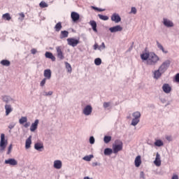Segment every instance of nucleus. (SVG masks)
Segmentation results:
<instances>
[{"instance_id": "f257e3e1", "label": "nucleus", "mask_w": 179, "mask_h": 179, "mask_svg": "<svg viewBox=\"0 0 179 179\" xmlns=\"http://www.w3.org/2000/svg\"><path fill=\"white\" fill-rule=\"evenodd\" d=\"M159 57L154 52L150 53V57L147 60V65H156L159 62Z\"/></svg>"}, {"instance_id": "f03ea898", "label": "nucleus", "mask_w": 179, "mask_h": 179, "mask_svg": "<svg viewBox=\"0 0 179 179\" xmlns=\"http://www.w3.org/2000/svg\"><path fill=\"white\" fill-rule=\"evenodd\" d=\"M123 144L122 141H115V143L113 144V153H118V152H121L122 150Z\"/></svg>"}, {"instance_id": "7ed1b4c3", "label": "nucleus", "mask_w": 179, "mask_h": 179, "mask_svg": "<svg viewBox=\"0 0 179 179\" xmlns=\"http://www.w3.org/2000/svg\"><path fill=\"white\" fill-rule=\"evenodd\" d=\"M8 146V140L5 139V134H1V141H0V150L1 152H3L5 149Z\"/></svg>"}, {"instance_id": "20e7f679", "label": "nucleus", "mask_w": 179, "mask_h": 179, "mask_svg": "<svg viewBox=\"0 0 179 179\" xmlns=\"http://www.w3.org/2000/svg\"><path fill=\"white\" fill-rule=\"evenodd\" d=\"M170 66V60H166V62H163L162 64L159 67V70L160 71L161 73H164Z\"/></svg>"}, {"instance_id": "39448f33", "label": "nucleus", "mask_w": 179, "mask_h": 179, "mask_svg": "<svg viewBox=\"0 0 179 179\" xmlns=\"http://www.w3.org/2000/svg\"><path fill=\"white\" fill-rule=\"evenodd\" d=\"M57 55V58L60 60L64 59L65 56L64 55V48L62 46H57L56 47Z\"/></svg>"}, {"instance_id": "423d86ee", "label": "nucleus", "mask_w": 179, "mask_h": 179, "mask_svg": "<svg viewBox=\"0 0 179 179\" xmlns=\"http://www.w3.org/2000/svg\"><path fill=\"white\" fill-rule=\"evenodd\" d=\"M67 43L71 47H76L79 44V39H75V38H67Z\"/></svg>"}, {"instance_id": "0eeeda50", "label": "nucleus", "mask_w": 179, "mask_h": 179, "mask_svg": "<svg viewBox=\"0 0 179 179\" xmlns=\"http://www.w3.org/2000/svg\"><path fill=\"white\" fill-rule=\"evenodd\" d=\"M71 17L74 23H78L79 19H80V15L76 12H71Z\"/></svg>"}, {"instance_id": "6e6552de", "label": "nucleus", "mask_w": 179, "mask_h": 179, "mask_svg": "<svg viewBox=\"0 0 179 179\" xmlns=\"http://www.w3.org/2000/svg\"><path fill=\"white\" fill-rule=\"evenodd\" d=\"M92 111H93V108H92V106L87 105L83 109V114L85 115H90V114H92Z\"/></svg>"}, {"instance_id": "1a4fd4ad", "label": "nucleus", "mask_w": 179, "mask_h": 179, "mask_svg": "<svg viewBox=\"0 0 179 179\" xmlns=\"http://www.w3.org/2000/svg\"><path fill=\"white\" fill-rule=\"evenodd\" d=\"M112 22H115V23H120L121 22V17L117 13H113L111 16Z\"/></svg>"}, {"instance_id": "9d476101", "label": "nucleus", "mask_w": 179, "mask_h": 179, "mask_svg": "<svg viewBox=\"0 0 179 179\" xmlns=\"http://www.w3.org/2000/svg\"><path fill=\"white\" fill-rule=\"evenodd\" d=\"M110 33H117V31H122V27L117 25L113 27L109 28Z\"/></svg>"}, {"instance_id": "9b49d317", "label": "nucleus", "mask_w": 179, "mask_h": 179, "mask_svg": "<svg viewBox=\"0 0 179 179\" xmlns=\"http://www.w3.org/2000/svg\"><path fill=\"white\" fill-rule=\"evenodd\" d=\"M154 164L157 167H159V166H162V160L160 159V154H159V152H157L156 154V158H155V160L154 161Z\"/></svg>"}, {"instance_id": "f8f14e48", "label": "nucleus", "mask_w": 179, "mask_h": 179, "mask_svg": "<svg viewBox=\"0 0 179 179\" xmlns=\"http://www.w3.org/2000/svg\"><path fill=\"white\" fill-rule=\"evenodd\" d=\"M6 164H10V166H17V161L15 159H8L5 161Z\"/></svg>"}, {"instance_id": "ddd939ff", "label": "nucleus", "mask_w": 179, "mask_h": 179, "mask_svg": "<svg viewBox=\"0 0 179 179\" xmlns=\"http://www.w3.org/2000/svg\"><path fill=\"white\" fill-rule=\"evenodd\" d=\"M162 90L164 93L169 94L171 92V87L169 84H164L162 86Z\"/></svg>"}, {"instance_id": "4468645a", "label": "nucleus", "mask_w": 179, "mask_h": 179, "mask_svg": "<svg viewBox=\"0 0 179 179\" xmlns=\"http://www.w3.org/2000/svg\"><path fill=\"white\" fill-rule=\"evenodd\" d=\"M37 127H38V120H36L35 122L32 123L30 127V131L34 132V131L37 129Z\"/></svg>"}, {"instance_id": "2eb2a0df", "label": "nucleus", "mask_w": 179, "mask_h": 179, "mask_svg": "<svg viewBox=\"0 0 179 179\" xmlns=\"http://www.w3.org/2000/svg\"><path fill=\"white\" fill-rule=\"evenodd\" d=\"M134 164L136 167H139L141 164H142V159L141 158V155H138L136 157L134 160Z\"/></svg>"}, {"instance_id": "dca6fc26", "label": "nucleus", "mask_w": 179, "mask_h": 179, "mask_svg": "<svg viewBox=\"0 0 179 179\" xmlns=\"http://www.w3.org/2000/svg\"><path fill=\"white\" fill-rule=\"evenodd\" d=\"M164 24L166 27H173V26H174V24L173 23V22L166 18H164Z\"/></svg>"}, {"instance_id": "f3484780", "label": "nucleus", "mask_w": 179, "mask_h": 179, "mask_svg": "<svg viewBox=\"0 0 179 179\" xmlns=\"http://www.w3.org/2000/svg\"><path fill=\"white\" fill-rule=\"evenodd\" d=\"M54 167L57 170H59L62 167V162L60 160H56L54 162Z\"/></svg>"}, {"instance_id": "a211bd4d", "label": "nucleus", "mask_w": 179, "mask_h": 179, "mask_svg": "<svg viewBox=\"0 0 179 179\" xmlns=\"http://www.w3.org/2000/svg\"><path fill=\"white\" fill-rule=\"evenodd\" d=\"M43 75H44L45 79H51V70L50 69L45 70Z\"/></svg>"}, {"instance_id": "6ab92c4d", "label": "nucleus", "mask_w": 179, "mask_h": 179, "mask_svg": "<svg viewBox=\"0 0 179 179\" xmlns=\"http://www.w3.org/2000/svg\"><path fill=\"white\" fill-rule=\"evenodd\" d=\"M5 110H6V115L10 114V113L13 111V108H12V106L8 105V104L5 106Z\"/></svg>"}, {"instance_id": "aec40b11", "label": "nucleus", "mask_w": 179, "mask_h": 179, "mask_svg": "<svg viewBox=\"0 0 179 179\" xmlns=\"http://www.w3.org/2000/svg\"><path fill=\"white\" fill-rule=\"evenodd\" d=\"M90 26L92 27V30L95 31V33H97V23L94 20H91L90 22Z\"/></svg>"}, {"instance_id": "412c9836", "label": "nucleus", "mask_w": 179, "mask_h": 179, "mask_svg": "<svg viewBox=\"0 0 179 179\" xmlns=\"http://www.w3.org/2000/svg\"><path fill=\"white\" fill-rule=\"evenodd\" d=\"M45 57L46 58H50V59H51L53 62L55 61V59H56L54 55H52V53H51L50 52H46L45 54Z\"/></svg>"}, {"instance_id": "4be33fe9", "label": "nucleus", "mask_w": 179, "mask_h": 179, "mask_svg": "<svg viewBox=\"0 0 179 179\" xmlns=\"http://www.w3.org/2000/svg\"><path fill=\"white\" fill-rule=\"evenodd\" d=\"M150 57V53H143L141 55V58L143 61H148Z\"/></svg>"}, {"instance_id": "5701e85b", "label": "nucleus", "mask_w": 179, "mask_h": 179, "mask_svg": "<svg viewBox=\"0 0 179 179\" xmlns=\"http://www.w3.org/2000/svg\"><path fill=\"white\" fill-rule=\"evenodd\" d=\"M162 73H162L160 71V70H159V69H158V70H156V71H154V78L155 79H159L162 76Z\"/></svg>"}, {"instance_id": "b1692460", "label": "nucleus", "mask_w": 179, "mask_h": 179, "mask_svg": "<svg viewBox=\"0 0 179 179\" xmlns=\"http://www.w3.org/2000/svg\"><path fill=\"white\" fill-rule=\"evenodd\" d=\"M69 36V32L68 31H62L60 33V38H66Z\"/></svg>"}, {"instance_id": "393cba45", "label": "nucleus", "mask_w": 179, "mask_h": 179, "mask_svg": "<svg viewBox=\"0 0 179 179\" xmlns=\"http://www.w3.org/2000/svg\"><path fill=\"white\" fill-rule=\"evenodd\" d=\"M2 19H3V20H8L9 22V20H11L12 17H10V14L9 13H6L2 15Z\"/></svg>"}, {"instance_id": "a878e982", "label": "nucleus", "mask_w": 179, "mask_h": 179, "mask_svg": "<svg viewBox=\"0 0 179 179\" xmlns=\"http://www.w3.org/2000/svg\"><path fill=\"white\" fill-rule=\"evenodd\" d=\"M30 145H31V136H30L27 140L25 143L26 149H29L30 148Z\"/></svg>"}, {"instance_id": "bb28decb", "label": "nucleus", "mask_w": 179, "mask_h": 179, "mask_svg": "<svg viewBox=\"0 0 179 179\" xmlns=\"http://www.w3.org/2000/svg\"><path fill=\"white\" fill-rule=\"evenodd\" d=\"M34 148L36 150H41V149L44 148V145L41 143H36L34 145Z\"/></svg>"}, {"instance_id": "cd10ccee", "label": "nucleus", "mask_w": 179, "mask_h": 179, "mask_svg": "<svg viewBox=\"0 0 179 179\" xmlns=\"http://www.w3.org/2000/svg\"><path fill=\"white\" fill-rule=\"evenodd\" d=\"M1 65H3V66H10V62H9V60H6V59L1 60Z\"/></svg>"}, {"instance_id": "c85d7f7f", "label": "nucleus", "mask_w": 179, "mask_h": 179, "mask_svg": "<svg viewBox=\"0 0 179 179\" xmlns=\"http://www.w3.org/2000/svg\"><path fill=\"white\" fill-rule=\"evenodd\" d=\"M61 29H62V24L59 22L55 26V31H60Z\"/></svg>"}, {"instance_id": "c756f323", "label": "nucleus", "mask_w": 179, "mask_h": 179, "mask_svg": "<svg viewBox=\"0 0 179 179\" xmlns=\"http://www.w3.org/2000/svg\"><path fill=\"white\" fill-rule=\"evenodd\" d=\"M113 153V150L111 148H106L104 150L105 156H110Z\"/></svg>"}, {"instance_id": "7c9ffc66", "label": "nucleus", "mask_w": 179, "mask_h": 179, "mask_svg": "<svg viewBox=\"0 0 179 179\" xmlns=\"http://www.w3.org/2000/svg\"><path fill=\"white\" fill-rule=\"evenodd\" d=\"M132 116L134 117V118L135 119H137V120H139V118H141V113L140 112H134L133 114H132Z\"/></svg>"}, {"instance_id": "2f4dec72", "label": "nucleus", "mask_w": 179, "mask_h": 179, "mask_svg": "<svg viewBox=\"0 0 179 179\" xmlns=\"http://www.w3.org/2000/svg\"><path fill=\"white\" fill-rule=\"evenodd\" d=\"M19 122L21 125H23V124H24V122H27V117H22L20 120H19Z\"/></svg>"}, {"instance_id": "473e14b6", "label": "nucleus", "mask_w": 179, "mask_h": 179, "mask_svg": "<svg viewBox=\"0 0 179 179\" xmlns=\"http://www.w3.org/2000/svg\"><path fill=\"white\" fill-rule=\"evenodd\" d=\"M157 45L158 48H159V50H162L163 52H164L165 54H167V51L164 50V48H163V45H162V44H160L159 41H157Z\"/></svg>"}, {"instance_id": "72a5a7b5", "label": "nucleus", "mask_w": 179, "mask_h": 179, "mask_svg": "<svg viewBox=\"0 0 179 179\" xmlns=\"http://www.w3.org/2000/svg\"><path fill=\"white\" fill-rule=\"evenodd\" d=\"M139 119L134 118L131 121V125H133V127L138 125V124H139Z\"/></svg>"}, {"instance_id": "f704fd0d", "label": "nucleus", "mask_w": 179, "mask_h": 179, "mask_svg": "<svg viewBox=\"0 0 179 179\" xmlns=\"http://www.w3.org/2000/svg\"><path fill=\"white\" fill-rule=\"evenodd\" d=\"M65 65L68 72H72V66H71V64L66 62Z\"/></svg>"}, {"instance_id": "c9c22d12", "label": "nucleus", "mask_w": 179, "mask_h": 179, "mask_svg": "<svg viewBox=\"0 0 179 179\" xmlns=\"http://www.w3.org/2000/svg\"><path fill=\"white\" fill-rule=\"evenodd\" d=\"M105 143H108L111 141V136H106L103 138Z\"/></svg>"}, {"instance_id": "e433bc0d", "label": "nucleus", "mask_w": 179, "mask_h": 179, "mask_svg": "<svg viewBox=\"0 0 179 179\" xmlns=\"http://www.w3.org/2000/svg\"><path fill=\"white\" fill-rule=\"evenodd\" d=\"M155 146H163L164 143L163 141H162V140H157L155 143Z\"/></svg>"}, {"instance_id": "4c0bfd02", "label": "nucleus", "mask_w": 179, "mask_h": 179, "mask_svg": "<svg viewBox=\"0 0 179 179\" xmlns=\"http://www.w3.org/2000/svg\"><path fill=\"white\" fill-rule=\"evenodd\" d=\"M93 159V155H87L83 157V160H85V162H90Z\"/></svg>"}, {"instance_id": "58836bf2", "label": "nucleus", "mask_w": 179, "mask_h": 179, "mask_svg": "<svg viewBox=\"0 0 179 179\" xmlns=\"http://www.w3.org/2000/svg\"><path fill=\"white\" fill-rule=\"evenodd\" d=\"M99 19H101V20H108V16L107 15H98Z\"/></svg>"}, {"instance_id": "ea45409f", "label": "nucleus", "mask_w": 179, "mask_h": 179, "mask_svg": "<svg viewBox=\"0 0 179 179\" xmlns=\"http://www.w3.org/2000/svg\"><path fill=\"white\" fill-rule=\"evenodd\" d=\"M40 8H48V4L45 3V1H41L39 3Z\"/></svg>"}, {"instance_id": "a19ab883", "label": "nucleus", "mask_w": 179, "mask_h": 179, "mask_svg": "<svg viewBox=\"0 0 179 179\" xmlns=\"http://www.w3.org/2000/svg\"><path fill=\"white\" fill-rule=\"evenodd\" d=\"M94 64H95V65H97V66L101 65V59H100V58L95 59Z\"/></svg>"}, {"instance_id": "79ce46f5", "label": "nucleus", "mask_w": 179, "mask_h": 179, "mask_svg": "<svg viewBox=\"0 0 179 179\" xmlns=\"http://www.w3.org/2000/svg\"><path fill=\"white\" fill-rule=\"evenodd\" d=\"M92 8L94 9L95 10H98V12H104V10H106V9L99 8L94 6H92Z\"/></svg>"}, {"instance_id": "37998d69", "label": "nucleus", "mask_w": 179, "mask_h": 179, "mask_svg": "<svg viewBox=\"0 0 179 179\" xmlns=\"http://www.w3.org/2000/svg\"><path fill=\"white\" fill-rule=\"evenodd\" d=\"M13 148V145H12V144H10L8 147L7 155H10V152H12Z\"/></svg>"}, {"instance_id": "c03bdc74", "label": "nucleus", "mask_w": 179, "mask_h": 179, "mask_svg": "<svg viewBox=\"0 0 179 179\" xmlns=\"http://www.w3.org/2000/svg\"><path fill=\"white\" fill-rule=\"evenodd\" d=\"M104 48H106V44H104V42H103L101 43V45H99V50H104Z\"/></svg>"}, {"instance_id": "a18cd8bd", "label": "nucleus", "mask_w": 179, "mask_h": 179, "mask_svg": "<svg viewBox=\"0 0 179 179\" xmlns=\"http://www.w3.org/2000/svg\"><path fill=\"white\" fill-rule=\"evenodd\" d=\"M46 80H47V78H43V79L41 80L40 85H41V86L42 87H43V86H44V85H45Z\"/></svg>"}, {"instance_id": "49530a36", "label": "nucleus", "mask_w": 179, "mask_h": 179, "mask_svg": "<svg viewBox=\"0 0 179 179\" xmlns=\"http://www.w3.org/2000/svg\"><path fill=\"white\" fill-rule=\"evenodd\" d=\"M131 13H134V15H136V8L132 7L131 10Z\"/></svg>"}, {"instance_id": "de8ad7c7", "label": "nucleus", "mask_w": 179, "mask_h": 179, "mask_svg": "<svg viewBox=\"0 0 179 179\" xmlns=\"http://www.w3.org/2000/svg\"><path fill=\"white\" fill-rule=\"evenodd\" d=\"M90 143H91V145H93V143H94V137L91 136L90 138Z\"/></svg>"}, {"instance_id": "09e8293b", "label": "nucleus", "mask_w": 179, "mask_h": 179, "mask_svg": "<svg viewBox=\"0 0 179 179\" xmlns=\"http://www.w3.org/2000/svg\"><path fill=\"white\" fill-rule=\"evenodd\" d=\"M103 107H104V108H107V107H110V103L104 102L103 103Z\"/></svg>"}, {"instance_id": "8fccbe9b", "label": "nucleus", "mask_w": 179, "mask_h": 179, "mask_svg": "<svg viewBox=\"0 0 179 179\" xmlns=\"http://www.w3.org/2000/svg\"><path fill=\"white\" fill-rule=\"evenodd\" d=\"M31 54H36L37 52V50L36 48H33L31 50Z\"/></svg>"}, {"instance_id": "3c124183", "label": "nucleus", "mask_w": 179, "mask_h": 179, "mask_svg": "<svg viewBox=\"0 0 179 179\" xmlns=\"http://www.w3.org/2000/svg\"><path fill=\"white\" fill-rule=\"evenodd\" d=\"M24 128H29V127H30V122H26L24 124Z\"/></svg>"}, {"instance_id": "603ef678", "label": "nucleus", "mask_w": 179, "mask_h": 179, "mask_svg": "<svg viewBox=\"0 0 179 179\" xmlns=\"http://www.w3.org/2000/svg\"><path fill=\"white\" fill-rule=\"evenodd\" d=\"M52 91H50L48 92H45V96H52Z\"/></svg>"}, {"instance_id": "864d4df0", "label": "nucleus", "mask_w": 179, "mask_h": 179, "mask_svg": "<svg viewBox=\"0 0 179 179\" xmlns=\"http://www.w3.org/2000/svg\"><path fill=\"white\" fill-rule=\"evenodd\" d=\"M99 44H97V43H95L94 45V50H97V48H98V50H99Z\"/></svg>"}, {"instance_id": "5fc2aeb1", "label": "nucleus", "mask_w": 179, "mask_h": 179, "mask_svg": "<svg viewBox=\"0 0 179 179\" xmlns=\"http://www.w3.org/2000/svg\"><path fill=\"white\" fill-rule=\"evenodd\" d=\"M176 82L179 83V73L176 74Z\"/></svg>"}, {"instance_id": "6e6d98bb", "label": "nucleus", "mask_w": 179, "mask_h": 179, "mask_svg": "<svg viewBox=\"0 0 179 179\" xmlns=\"http://www.w3.org/2000/svg\"><path fill=\"white\" fill-rule=\"evenodd\" d=\"M172 179H178V176L173 175V177H172Z\"/></svg>"}, {"instance_id": "4d7b16f0", "label": "nucleus", "mask_w": 179, "mask_h": 179, "mask_svg": "<svg viewBox=\"0 0 179 179\" xmlns=\"http://www.w3.org/2000/svg\"><path fill=\"white\" fill-rule=\"evenodd\" d=\"M14 127H15V126L10 124V125L8 126V128H9L10 129H12Z\"/></svg>"}, {"instance_id": "13d9d810", "label": "nucleus", "mask_w": 179, "mask_h": 179, "mask_svg": "<svg viewBox=\"0 0 179 179\" xmlns=\"http://www.w3.org/2000/svg\"><path fill=\"white\" fill-rule=\"evenodd\" d=\"M20 16H21L22 18H24V13H20Z\"/></svg>"}, {"instance_id": "bf43d9fd", "label": "nucleus", "mask_w": 179, "mask_h": 179, "mask_svg": "<svg viewBox=\"0 0 179 179\" xmlns=\"http://www.w3.org/2000/svg\"><path fill=\"white\" fill-rule=\"evenodd\" d=\"M166 139H167V141H170V139H171V137L167 136V137L166 138Z\"/></svg>"}]
</instances>
